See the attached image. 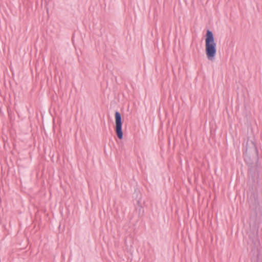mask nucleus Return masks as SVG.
<instances>
[{"label":"nucleus","instance_id":"1","mask_svg":"<svg viewBox=\"0 0 262 262\" xmlns=\"http://www.w3.org/2000/svg\"><path fill=\"white\" fill-rule=\"evenodd\" d=\"M205 51L209 60L214 59L216 53V45L214 42L213 34L210 30H207L205 38Z\"/></svg>","mask_w":262,"mask_h":262},{"label":"nucleus","instance_id":"2","mask_svg":"<svg viewBox=\"0 0 262 262\" xmlns=\"http://www.w3.org/2000/svg\"><path fill=\"white\" fill-rule=\"evenodd\" d=\"M115 132L117 137L121 140L123 137L122 132V121L121 114L116 111L115 114Z\"/></svg>","mask_w":262,"mask_h":262},{"label":"nucleus","instance_id":"3","mask_svg":"<svg viewBox=\"0 0 262 262\" xmlns=\"http://www.w3.org/2000/svg\"><path fill=\"white\" fill-rule=\"evenodd\" d=\"M138 204V207L136 208V209H139V215H141V212L142 211V215L143 214V212H144V211H143V208L142 207V206L140 204V202L138 201L137 202Z\"/></svg>","mask_w":262,"mask_h":262},{"label":"nucleus","instance_id":"4","mask_svg":"<svg viewBox=\"0 0 262 262\" xmlns=\"http://www.w3.org/2000/svg\"><path fill=\"white\" fill-rule=\"evenodd\" d=\"M253 148H254V152H255L256 157L257 159L258 151L257 147L256 146V145L255 144H253Z\"/></svg>","mask_w":262,"mask_h":262}]
</instances>
